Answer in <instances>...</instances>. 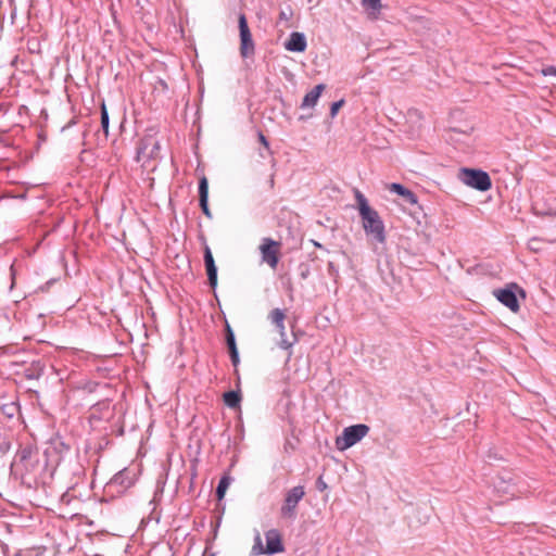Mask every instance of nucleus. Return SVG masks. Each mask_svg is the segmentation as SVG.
Listing matches in <instances>:
<instances>
[{
    "instance_id": "nucleus-19",
    "label": "nucleus",
    "mask_w": 556,
    "mask_h": 556,
    "mask_svg": "<svg viewBox=\"0 0 556 556\" xmlns=\"http://www.w3.org/2000/svg\"><path fill=\"white\" fill-rule=\"evenodd\" d=\"M224 402L230 408H237L241 402V395L238 391H228L224 393Z\"/></svg>"
},
{
    "instance_id": "nucleus-17",
    "label": "nucleus",
    "mask_w": 556,
    "mask_h": 556,
    "mask_svg": "<svg viewBox=\"0 0 556 556\" xmlns=\"http://www.w3.org/2000/svg\"><path fill=\"white\" fill-rule=\"evenodd\" d=\"M494 489L497 492H502L503 494H509L514 496V484L510 483V479L505 480L504 478L498 477L496 481H494Z\"/></svg>"
},
{
    "instance_id": "nucleus-23",
    "label": "nucleus",
    "mask_w": 556,
    "mask_h": 556,
    "mask_svg": "<svg viewBox=\"0 0 556 556\" xmlns=\"http://www.w3.org/2000/svg\"><path fill=\"white\" fill-rule=\"evenodd\" d=\"M231 482V478L229 476H223L218 482L216 488V496L218 500H223L225 493Z\"/></svg>"
},
{
    "instance_id": "nucleus-15",
    "label": "nucleus",
    "mask_w": 556,
    "mask_h": 556,
    "mask_svg": "<svg viewBox=\"0 0 556 556\" xmlns=\"http://www.w3.org/2000/svg\"><path fill=\"white\" fill-rule=\"evenodd\" d=\"M325 88H326V86L324 84L316 85L309 92H307L304 96L301 108L302 109L313 108L317 103V101H318L321 92L325 90Z\"/></svg>"
},
{
    "instance_id": "nucleus-20",
    "label": "nucleus",
    "mask_w": 556,
    "mask_h": 556,
    "mask_svg": "<svg viewBox=\"0 0 556 556\" xmlns=\"http://www.w3.org/2000/svg\"><path fill=\"white\" fill-rule=\"evenodd\" d=\"M0 410L5 417L13 418L20 412V405L16 402L4 403L0 406Z\"/></svg>"
},
{
    "instance_id": "nucleus-5",
    "label": "nucleus",
    "mask_w": 556,
    "mask_h": 556,
    "mask_svg": "<svg viewBox=\"0 0 556 556\" xmlns=\"http://www.w3.org/2000/svg\"><path fill=\"white\" fill-rule=\"evenodd\" d=\"M305 495L304 486L296 485L290 489L280 508V515L285 519L293 520L296 516V507Z\"/></svg>"
},
{
    "instance_id": "nucleus-16",
    "label": "nucleus",
    "mask_w": 556,
    "mask_h": 556,
    "mask_svg": "<svg viewBox=\"0 0 556 556\" xmlns=\"http://www.w3.org/2000/svg\"><path fill=\"white\" fill-rule=\"evenodd\" d=\"M390 190L394 191L399 195L403 197L405 199V201L410 204L417 203V195L401 184H396V182L392 184L390 187Z\"/></svg>"
},
{
    "instance_id": "nucleus-6",
    "label": "nucleus",
    "mask_w": 556,
    "mask_h": 556,
    "mask_svg": "<svg viewBox=\"0 0 556 556\" xmlns=\"http://www.w3.org/2000/svg\"><path fill=\"white\" fill-rule=\"evenodd\" d=\"M239 36H240V55L243 59L250 58L255 53V43L252 39V34L248 25V20L244 13L238 16Z\"/></svg>"
},
{
    "instance_id": "nucleus-2",
    "label": "nucleus",
    "mask_w": 556,
    "mask_h": 556,
    "mask_svg": "<svg viewBox=\"0 0 556 556\" xmlns=\"http://www.w3.org/2000/svg\"><path fill=\"white\" fill-rule=\"evenodd\" d=\"M458 178L467 186L479 191H488L492 187L489 174L481 169L460 168Z\"/></svg>"
},
{
    "instance_id": "nucleus-24",
    "label": "nucleus",
    "mask_w": 556,
    "mask_h": 556,
    "mask_svg": "<svg viewBox=\"0 0 556 556\" xmlns=\"http://www.w3.org/2000/svg\"><path fill=\"white\" fill-rule=\"evenodd\" d=\"M109 125H110V117L106 110V106L104 103L101 105V127L103 129V132L105 134V137L109 135Z\"/></svg>"
},
{
    "instance_id": "nucleus-33",
    "label": "nucleus",
    "mask_w": 556,
    "mask_h": 556,
    "mask_svg": "<svg viewBox=\"0 0 556 556\" xmlns=\"http://www.w3.org/2000/svg\"><path fill=\"white\" fill-rule=\"evenodd\" d=\"M308 275H309V269L305 266V267L301 270L300 276H301V278H302V279H306Z\"/></svg>"
},
{
    "instance_id": "nucleus-30",
    "label": "nucleus",
    "mask_w": 556,
    "mask_h": 556,
    "mask_svg": "<svg viewBox=\"0 0 556 556\" xmlns=\"http://www.w3.org/2000/svg\"><path fill=\"white\" fill-rule=\"evenodd\" d=\"M293 15L292 9L288 8V10H281L279 13V20L289 21Z\"/></svg>"
},
{
    "instance_id": "nucleus-14",
    "label": "nucleus",
    "mask_w": 556,
    "mask_h": 556,
    "mask_svg": "<svg viewBox=\"0 0 556 556\" xmlns=\"http://www.w3.org/2000/svg\"><path fill=\"white\" fill-rule=\"evenodd\" d=\"M199 202L203 214L212 218V213L208 207V182L205 176L199 180Z\"/></svg>"
},
{
    "instance_id": "nucleus-8",
    "label": "nucleus",
    "mask_w": 556,
    "mask_h": 556,
    "mask_svg": "<svg viewBox=\"0 0 556 556\" xmlns=\"http://www.w3.org/2000/svg\"><path fill=\"white\" fill-rule=\"evenodd\" d=\"M281 243L271 238H264L260 245L262 261L270 268L276 269L279 263Z\"/></svg>"
},
{
    "instance_id": "nucleus-7",
    "label": "nucleus",
    "mask_w": 556,
    "mask_h": 556,
    "mask_svg": "<svg viewBox=\"0 0 556 556\" xmlns=\"http://www.w3.org/2000/svg\"><path fill=\"white\" fill-rule=\"evenodd\" d=\"M136 482V473L134 470L124 468L113 476V478L108 482L106 490L109 492H116L118 494L124 493L130 486H132Z\"/></svg>"
},
{
    "instance_id": "nucleus-34",
    "label": "nucleus",
    "mask_w": 556,
    "mask_h": 556,
    "mask_svg": "<svg viewBox=\"0 0 556 556\" xmlns=\"http://www.w3.org/2000/svg\"><path fill=\"white\" fill-rule=\"evenodd\" d=\"M274 186V176L270 177V187Z\"/></svg>"
},
{
    "instance_id": "nucleus-18",
    "label": "nucleus",
    "mask_w": 556,
    "mask_h": 556,
    "mask_svg": "<svg viewBox=\"0 0 556 556\" xmlns=\"http://www.w3.org/2000/svg\"><path fill=\"white\" fill-rule=\"evenodd\" d=\"M275 327L280 334L279 346L283 350H288V349L292 348L293 344L296 342V339L294 338L292 341H290L287 338L285 323H282L280 325L278 324Z\"/></svg>"
},
{
    "instance_id": "nucleus-26",
    "label": "nucleus",
    "mask_w": 556,
    "mask_h": 556,
    "mask_svg": "<svg viewBox=\"0 0 556 556\" xmlns=\"http://www.w3.org/2000/svg\"><path fill=\"white\" fill-rule=\"evenodd\" d=\"M362 4L366 10H372L374 14L381 9V0H362Z\"/></svg>"
},
{
    "instance_id": "nucleus-29",
    "label": "nucleus",
    "mask_w": 556,
    "mask_h": 556,
    "mask_svg": "<svg viewBox=\"0 0 556 556\" xmlns=\"http://www.w3.org/2000/svg\"><path fill=\"white\" fill-rule=\"evenodd\" d=\"M344 101L343 100H339V101H336L331 104V108H330V115L332 117H334L339 111V109L343 105Z\"/></svg>"
},
{
    "instance_id": "nucleus-9",
    "label": "nucleus",
    "mask_w": 556,
    "mask_h": 556,
    "mask_svg": "<svg viewBox=\"0 0 556 556\" xmlns=\"http://www.w3.org/2000/svg\"><path fill=\"white\" fill-rule=\"evenodd\" d=\"M516 290H518L522 295L525 292L521 288H519L516 283H510L505 289H497L493 291L494 296L506 307H508L511 312L517 313L520 308Z\"/></svg>"
},
{
    "instance_id": "nucleus-11",
    "label": "nucleus",
    "mask_w": 556,
    "mask_h": 556,
    "mask_svg": "<svg viewBox=\"0 0 556 556\" xmlns=\"http://www.w3.org/2000/svg\"><path fill=\"white\" fill-rule=\"evenodd\" d=\"M204 265L207 274L208 285L212 289L217 287V267L208 245L204 247Z\"/></svg>"
},
{
    "instance_id": "nucleus-3",
    "label": "nucleus",
    "mask_w": 556,
    "mask_h": 556,
    "mask_svg": "<svg viewBox=\"0 0 556 556\" xmlns=\"http://www.w3.org/2000/svg\"><path fill=\"white\" fill-rule=\"evenodd\" d=\"M368 432L369 427L364 424L346 427L342 434L336 439V446L339 451H345L358 443Z\"/></svg>"
},
{
    "instance_id": "nucleus-12",
    "label": "nucleus",
    "mask_w": 556,
    "mask_h": 556,
    "mask_svg": "<svg viewBox=\"0 0 556 556\" xmlns=\"http://www.w3.org/2000/svg\"><path fill=\"white\" fill-rule=\"evenodd\" d=\"M307 47L306 38L303 33L293 31L285 42V48L291 52H304Z\"/></svg>"
},
{
    "instance_id": "nucleus-35",
    "label": "nucleus",
    "mask_w": 556,
    "mask_h": 556,
    "mask_svg": "<svg viewBox=\"0 0 556 556\" xmlns=\"http://www.w3.org/2000/svg\"><path fill=\"white\" fill-rule=\"evenodd\" d=\"M14 556H21V553L15 554Z\"/></svg>"
},
{
    "instance_id": "nucleus-27",
    "label": "nucleus",
    "mask_w": 556,
    "mask_h": 556,
    "mask_svg": "<svg viewBox=\"0 0 556 556\" xmlns=\"http://www.w3.org/2000/svg\"><path fill=\"white\" fill-rule=\"evenodd\" d=\"M264 551H265V548L263 547L262 539H261L260 534H257L255 538V543L252 547V554L253 555H262V554H265Z\"/></svg>"
},
{
    "instance_id": "nucleus-13",
    "label": "nucleus",
    "mask_w": 556,
    "mask_h": 556,
    "mask_svg": "<svg viewBox=\"0 0 556 556\" xmlns=\"http://www.w3.org/2000/svg\"><path fill=\"white\" fill-rule=\"evenodd\" d=\"M226 344L230 354L232 365L236 367L239 364V352L236 343V338L232 328L226 321L225 325Z\"/></svg>"
},
{
    "instance_id": "nucleus-10",
    "label": "nucleus",
    "mask_w": 556,
    "mask_h": 556,
    "mask_svg": "<svg viewBox=\"0 0 556 556\" xmlns=\"http://www.w3.org/2000/svg\"><path fill=\"white\" fill-rule=\"evenodd\" d=\"M266 539V547L265 554L274 555L277 553H282L285 551V546L282 543L281 535L278 530L271 529L265 533Z\"/></svg>"
},
{
    "instance_id": "nucleus-21",
    "label": "nucleus",
    "mask_w": 556,
    "mask_h": 556,
    "mask_svg": "<svg viewBox=\"0 0 556 556\" xmlns=\"http://www.w3.org/2000/svg\"><path fill=\"white\" fill-rule=\"evenodd\" d=\"M33 453H34V448L31 445H26V446H22L17 452H16V455H15V460L18 462V463H26L27 460H29L33 456Z\"/></svg>"
},
{
    "instance_id": "nucleus-32",
    "label": "nucleus",
    "mask_w": 556,
    "mask_h": 556,
    "mask_svg": "<svg viewBox=\"0 0 556 556\" xmlns=\"http://www.w3.org/2000/svg\"><path fill=\"white\" fill-rule=\"evenodd\" d=\"M544 75H556V67L549 66L548 68L543 71Z\"/></svg>"
},
{
    "instance_id": "nucleus-1",
    "label": "nucleus",
    "mask_w": 556,
    "mask_h": 556,
    "mask_svg": "<svg viewBox=\"0 0 556 556\" xmlns=\"http://www.w3.org/2000/svg\"><path fill=\"white\" fill-rule=\"evenodd\" d=\"M355 199L366 235L372 236L377 242L383 243L386 241V230L383 220L380 218L379 213L370 207L367 199L361 191L356 190Z\"/></svg>"
},
{
    "instance_id": "nucleus-28",
    "label": "nucleus",
    "mask_w": 556,
    "mask_h": 556,
    "mask_svg": "<svg viewBox=\"0 0 556 556\" xmlns=\"http://www.w3.org/2000/svg\"><path fill=\"white\" fill-rule=\"evenodd\" d=\"M257 138L261 144L267 150L268 154H271L269 142L262 131L257 132Z\"/></svg>"
},
{
    "instance_id": "nucleus-22",
    "label": "nucleus",
    "mask_w": 556,
    "mask_h": 556,
    "mask_svg": "<svg viewBox=\"0 0 556 556\" xmlns=\"http://www.w3.org/2000/svg\"><path fill=\"white\" fill-rule=\"evenodd\" d=\"M268 319L269 321L276 326V325H280L282 323H285V319H286V313L283 309L281 308H274L273 311H270V313L268 314Z\"/></svg>"
},
{
    "instance_id": "nucleus-31",
    "label": "nucleus",
    "mask_w": 556,
    "mask_h": 556,
    "mask_svg": "<svg viewBox=\"0 0 556 556\" xmlns=\"http://www.w3.org/2000/svg\"><path fill=\"white\" fill-rule=\"evenodd\" d=\"M316 488L319 490V491H324L327 489V483L323 480L321 477H319L316 481Z\"/></svg>"
},
{
    "instance_id": "nucleus-4",
    "label": "nucleus",
    "mask_w": 556,
    "mask_h": 556,
    "mask_svg": "<svg viewBox=\"0 0 556 556\" xmlns=\"http://www.w3.org/2000/svg\"><path fill=\"white\" fill-rule=\"evenodd\" d=\"M160 141L154 135H146L139 141L137 147V161L146 164L151 160H155L160 154Z\"/></svg>"
},
{
    "instance_id": "nucleus-25",
    "label": "nucleus",
    "mask_w": 556,
    "mask_h": 556,
    "mask_svg": "<svg viewBox=\"0 0 556 556\" xmlns=\"http://www.w3.org/2000/svg\"><path fill=\"white\" fill-rule=\"evenodd\" d=\"M11 439H10V435L5 432H1L0 431V452L2 454H5L10 451L11 448Z\"/></svg>"
}]
</instances>
